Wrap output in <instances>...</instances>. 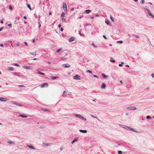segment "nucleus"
<instances>
[{
    "mask_svg": "<svg viewBox=\"0 0 154 154\" xmlns=\"http://www.w3.org/2000/svg\"><path fill=\"white\" fill-rule=\"evenodd\" d=\"M127 109H129L130 110H134L137 109L134 106H130L127 107L126 108Z\"/></svg>",
    "mask_w": 154,
    "mask_h": 154,
    "instance_id": "obj_1",
    "label": "nucleus"
},
{
    "mask_svg": "<svg viewBox=\"0 0 154 154\" xmlns=\"http://www.w3.org/2000/svg\"><path fill=\"white\" fill-rule=\"evenodd\" d=\"M146 10L147 11L148 14L149 16H150L151 17L154 18V16H153V14H151V12L147 8L146 9Z\"/></svg>",
    "mask_w": 154,
    "mask_h": 154,
    "instance_id": "obj_2",
    "label": "nucleus"
},
{
    "mask_svg": "<svg viewBox=\"0 0 154 154\" xmlns=\"http://www.w3.org/2000/svg\"><path fill=\"white\" fill-rule=\"evenodd\" d=\"M74 79H75L77 80H80L81 79L80 76L78 75H75L73 77Z\"/></svg>",
    "mask_w": 154,
    "mask_h": 154,
    "instance_id": "obj_3",
    "label": "nucleus"
},
{
    "mask_svg": "<svg viewBox=\"0 0 154 154\" xmlns=\"http://www.w3.org/2000/svg\"><path fill=\"white\" fill-rule=\"evenodd\" d=\"M119 125L120 126H121L126 129L128 130L129 129V128H130L128 126H125V125H122L121 124H119Z\"/></svg>",
    "mask_w": 154,
    "mask_h": 154,
    "instance_id": "obj_4",
    "label": "nucleus"
},
{
    "mask_svg": "<svg viewBox=\"0 0 154 154\" xmlns=\"http://www.w3.org/2000/svg\"><path fill=\"white\" fill-rule=\"evenodd\" d=\"M8 100V99L3 97H0V101L2 102H6Z\"/></svg>",
    "mask_w": 154,
    "mask_h": 154,
    "instance_id": "obj_5",
    "label": "nucleus"
},
{
    "mask_svg": "<svg viewBox=\"0 0 154 154\" xmlns=\"http://www.w3.org/2000/svg\"><path fill=\"white\" fill-rule=\"evenodd\" d=\"M48 84L47 83H44L42 85L41 87H47L48 86Z\"/></svg>",
    "mask_w": 154,
    "mask_h": 154,
    "instance_id": "obj_6",
    "label": "nucleus"
},
{
    "mask_svg": "<svg viewBox=\"0 0 154 154\" xmlns=\"http://www.w3.org/2000/svg\"><path fill=\"white\" fill-rule=\"evenodd\" d=\"M26 146H27L29 147L30 149H35V148L34 146H33L31 144H30V145H27Z\"/></svg>",
    "mask_w": 154,
    "mask_h": 154,
    "instance_id": "obj_7",
    "label": "nucleus"
},
{
    "mask_svg": "<svg viewBox=\"0 0 154 154\" xmlns=\"http://www.w3.org/2000/svg\"><path fill=\"white\" fill-rule=\"evenodd\" d=\"M52 144L51 143H43V145L45 146H50Z\"/></svg>",
    "mask_w": 154,
    "mask_h": 154,
    "instance_id": "obj_8",
    "label": "nucleus"
},
{
    "mask_svg": "<svg viewBox=\"0 0 154 154\" xmlns=\"http://www.w3.org/2000/svg\"><path fill=\"white\" fill-rule=\"evenodd\" d=\"M63 66L66 68H69L70 67V66L68 64H64L63 65Z\"/></svg>",
    "mask_w": 154,
    "mask_h": 154,
    "instance_id": "obj_9",
    "label": "nucleus"
},
{
    "mask_svg": "<svg viewBox=\"0 0 154 154\" xmlns=\"http://www.w3.org/2000/svg\"><path fill=\"white\" fill-rule=\"evenodd\" d=\"M63 8L64 10L66 11L67 10V5L66 4H63Z\"/></svg>",
    "mask_w": 154,
    "mask_h": 154,
    "instance_id": "obj_10",
    "label": "nucleus"
},
{
    "mask_svg": "<svg viewBox=\"0 0 154 154\" xmlns=\"http://www.w3.org/2000/svg\"><path fill=\"white\" fill-rule=\"evenodd\" d=\"M75 40V38L73 37H70L69 39V42H72L74 41Z\"/></svg>",
    "mask_w": 154,
    "mask_h": 154,
    "instance_id": "obj_11",
    "label": "nucleus"
},
{
    "mask_svg": "<svg viewBox=\"0 0 154 154\" xmlns=\"http://www.w3.org/2000/svg\"><path fill=\"white\" fill-rule=\"evenodd\" d=\"M79 131L80 132L84 133H86L87 132V131L86 130H80Z\"/></svg>",
    "mask_w": 154,
    "mask_h": 154,
    "instance_id": "obj_12",
    "label": "nucleus"
},
{
    "mask_svg": "<svg viewBox=\"0 0 154 154\" xmlns=\"http://www.w3.org/2000/svg\"><path fill=\"white\" fill-rule=\"evenodd\" d=\"M75 116L77 117L80 118L81 119L82 116L79 114H74Z\"/></svg>",
    "mask_w": 154,
    "mask_h": 154,
    "instance_id": "obj_13",
    "label": "nucleus"
},
{
    "mask_svg": "<svg viewBox=\"0 0 154 154\" xmlns=\"http://www.w3.org/2000/svg\"><path fill=\"white\" fill-rule=\"evenodd\" d=\"M50 77L53 80H54L57 78H59V77H53L52 76H50Z\"/></svg>",
    "mask_w": 154,
    "mask_h": 154,
    "instance_id": "obj_14",
    "label": "nucleus"
},
{
    "mask_svg": "<svg viewBox=\"0 0 154 154\" xmlns=\"http://www.w3.org/2000/svg\"><path fill=\"white\" fill-rule=\"evenodd\" d=\"M78 139V138H75L74 139V140L72 142H71L72 144H73L74 142H75L77 141Z\"/></svg>",
    "mask_w": 154,
    "mask_h": 154,
    "instance_id": "obj_15",
    "label": "nucleus"
},
{
    "mask_svg": "<svg viewBox=\"0 0 154 154\" xmlns=\"http://www.w3.org/2000/svg\"><path fill=\"white\" fill-rule=\"evenodd\" d=\"M106 87V85L104 83H103L101 86V88H105Z\"/></svg>",
    "mask_w": 154,
    "mask_h": 154,
    "instance_id": "obj_16",
    "label": "nucleus"
},
{
    "mask_svg": "<svg viewBox=\"0 0 154 154\" xmlns=\"http://www.w3.org/2000/svg\"><path fill=\"white\" fill-rule=\"evenodd\" d=\"M23 67L26 69H31L30 67L29 66H23Z\"/></svg>",
    "mask_w": 154,
    "mask_h": 154,
    "instance_id": "obj_17",
    "label": "nucleus"
},
{
    "mask_svg": "<svg viewBox=\"0 0 154 154\" xmlns=\"http://www.w3.org/2000/svg\"><path fill=\"white\" fill-rule=\"evenodd\" d=\"M19 116L20 117H23V118H27V116L24 115L23 114H20L19 115Z\"/></svg>",
    "mask_w": 154,
    "mask_h": 154,
    "instance_id": "obj_18",
    "label": "nucleus"
},
{
    "mask_svg": "<svg viewBox=\"0 0 154 154\" xmlns=\"http://www.w3.org/2000/svg\"><path fill=\"white\" fill-rule=\"evenodd\" d=\"M110 61L114 63L115 62V60L113 59L112 57H111Z\"/></svg>",
    "mask_w": 154,
    "mask_h": 154,
    "instance_id": "obj_19",
    "label": "nucleus"
},
{
    "mask_svg": "<svg viewBox=\"0 0 154 154\" xmlns=\"http://www.w3.org/2000/svg\"><path fill=\"white\" fill-rule=\"evenodd\" d=\"M90 11V10H87L85 11V12L87 14H89Z\"/></svg>",
    "mask_w": 154,
    "mask_h": 154,
    "instance_id": "obj_20",
    "label": "nucleus"
},
{
    "mask_svg": "<svg viewBox=\"0 0 154 154\" xmlns=\"http://www.w3.org/2000/svg\"><path fill=\"white\" fill-rule=\"evenodd\" d=\"M91 116L92 117L94 118H96L97 119V120L99 121H100V120L99 119H98L96 116H95L92 115H91Z\"/></svg>",
    "mask_w": 154,
    "mask_h": 154,
    "instance_id": "obj_21",
    "label": "nucleus"
},
{
    "mask_svg": "<svg viewBox=\"0 0 154 154\" xmlns=\"http://www.w3.org/2000/svg\"><path fill=\"white\" fill-rule=\"evenodd\" d=\"M26 5L27 6V7L30 10L32 9L31 8L30 5L29 4H26Z\"/></svg>",
    "mask_w": 154,
    "mask_h": 154,
    "instance_id": "obj_22",
    "label": "nucleus"
},
{
    "mask_svg": "<svg viewBox=\"0 0 154 154\" xmlns=\"http://www.w3.org/2000/svg\"><path fill=\"white\" fill-rule=\"evenodd\" d=\"M30 54L33 55H35L36 54V52H30Z\"/></svg>",
    "mask_w": 154,
    "mask_h": 154,
    "instance_id": "obj_23",
    "label": "nucleus"
},
{
    "mask_svg": "<svg viewBox=\"0 0 154 154\" xmlns=\"http://www.w3.org/2000/svg\"><path fill=\"white\" fill-rule=\"evenodd\" d=\"M110 18L111 20L112 21V22H114V18L112 17V15H110Z\"/></svg>",
    "mask_w": 154,
    "mask_h": 154,
    "instance_id": "obj_24",
    "label": "nucleus"
},
{
    "mask_svg": "<svg viewBox=\"0 0 154 154\" xmlns=\"http://www.w3.org/2000/svg\"><path fill=\"white\" fill-rule=\"evenodd\" d=\"M62 49V48H60L59 49H58V50L56 51V52L57 53H58L59 52L61 51Z\"/></svg>",
    "mask_w": 154,
    "mask_h": 154,
    "instance_id": "obj_25",
    "label": "nucleus"
},
{
    "mask_svg": "<svg viewBox=\"0 0 154 154\" xmlns=\"http://www.w3.org/2000/svg\"><path fill=\"white\" fill-rule=\"evenodd\" d=\"M105 23L108 25H110L109 22L108 20H106Z\"/></svg>",
    "mask_w": 154,
    "mask_h": 154,
    "instance_id": "obj_26",
    "label": "nucleus"
},
{
    "mask_svg": "<svg viewBox=\"0 0 154 154\" xmlns=\"http://www.w3.org/2000/svg\"><path fill=\"white\" fill-rule=\"evenodd\" d=\"M101 75L103 76V77L104 78L107 77V76L105 75V74L104 73H102Z\"/></svg>",
    "mask_w": 154,
    "mask_h": 154,
    "instance_id": "obj_27",
    "label": "nucleus"
},
{
    "mask_svg": "<svg viewBox=\"0 0 154 154\" xmlns=\"http://www.w3.org/2000/svg\"><path fill=\"white\" fill-rule=\"evenodd\" d=\"M79 34L80 35H82L83 37L85 36V35L83 33H82L80 32H79Z\"/></svg>",
    "mask_w": 154,
    "mask_h": 154,
    "instance_id": "obj_28",
    "label": "nucleus"
},
{
    "mask_svg": "<svg viewBox=\"0 0 154 154\" xmlns=\"http://www.w3.org/2000/svg\"><path fill=\"white\" fill-rule=\"evenodd\" d=\"M11 103L13 104H14V105H16V104L17 103V102H16L15 101H11Z\"/></svg>",
    "mask_w": 154,
    "mask_h": 154,
    "instance_id": "obj_29",
    "label": "nucleus"
},
{
    "mask_svg": "<svg viewBox=\"0 0 154 154\" xmlns=\"http://www.w3.org/2000/svg\"><path fill=\"white\" fill-rule=\"evenodd\" d=\"M81 119H82L84 120V121H86V119L83 116H81Z\"/></svg>",
    "mask_w": 154,
    "mask_h": 154,
    "instance_id": "obj_30",
    "label": "nucleus"
},
{
    "mask_svg": "<svg viewBox=\"0 0 154 154\" xmlns=\"http://www.w3.org/2000/svg\"><path fill=\"white\" fill-rule=\"evenodd\" d=\"M66 92V91H64L63 92V93L62 94V96L63 97H66V95H65L64 94H65V92Z\"/></svg>",
    "mask_w": 154,
    "mask_h": 154,
    "instance_id": "obj_31",
    "label": "nucleus"
},
{
    "mask_svg": "<svg viewBox=\"0 0 154 154\" xmlns=\"http://www.w3.org/2000/svg\"><path fill=\"white\" fill-rule=\"evenodd\" d=\"M8 143H9L10 144H14V142H10V141H8Z\"/></svg>",
    "mask_w": 154,
    "mask_h": 154,
    "instance_id": "obj_32",
    "label": "nucleus"
},
{
    "mask_svg": "<svg viewBox=\"0 0 154 154\" xmlns=\"http://www.w3.org/2000/svg\"><path fill=\"white\" fill-rule=\"evenodd\" d=\"M8 69L10 70L11 71H13L14 70V68L13 67H9L8 68Z\"/></svg>",
    "mask_w": 154,
    "mask_h": 154,
    "instance_id": "obj_33",
    "label": "nucleus"
},
{
    "mask_svg": "<svg viewBox=\"0 0 154 154\" xmlns=\"http://www.w3.org/2000/svg\"><path fill=\"white\" fill-rule=\"evenodd\" d=\"M65 15V14L64 12H62L61 14V16L62 17H64Z\"/></svg>",
    "mask_w": 154,
    "mask_h": 154,
    "instance_id": "obj_34",
    "label": "nucleus"
},
{
    "mask_svg": "<svg viewBox=\"0 0 154 154\" xmlns=\"http://www.w3.org/2000/svg\"><path fill=\"white\" fill-rule=\"evenodd\" d=\"M16 105L17 106H22V105H21V104L19 103H17L16 104Z\"/></svg>",
    "mask_w": 154,
    "mask_h": 154,
    "instance_id": "obj_35",
    "label": "nucleus"
},
{
    "mask_svg": "<svg viewBox=\"0 0 154 154\" xmlns=\"http://www.w3.org/2000/svg\"><path fill=\"white\" fill-rule=\"evenodd\" d=\"M129 129H130L131 131H133L136 132H137V131H135L132 128H131L130 127V128H129Z\"/></svg>",
    "mask_w": 154,
    "mask_h": 154,
    "instance_id": "obj_36",
    "label": "nucleus"
},
{
    "mask_svg": "<svg viewBox=\"0 0 154 154\" xmlns=\"http://www.w3.org/2000/svg\"><path fill=\"white\" fill-rule=\"evenodd\" d=\"M146 118L147 119H149L151 118V117L149 116H146Z\"/></svg>",
    "mask_w": 154,
    "mask_h": 154,
    "instance_id": "obj_37",
    "label": "nucleus"
},
{
    "mask_svg": "<svg viewBox=\"0 0 154 154\" xmlns=\"http://www.w3.org/2000/svg\"><path fill=\"white\" fill-rule=\"evenodd\" d=\"M86 72H89L90 73H91L92 72V71H90V70H88L86 71Z\"/></svg>",
    "mask_w": 154,
    "mask_h": 154,
    "instance_id": "obj_38",
    "label": "nucleus"
},
{
    "mask_svg": "<svg viewBox=\"0 0 154 154\" xmlns=\"http://www.w3.org/2000/svg\"><path fill=\"white\" fill-rule=\"evenodd\" d=\"M92 45H93V46H94V47L95 48H97V46H96V45H95L94 44V43H92Z\"/></svg>",
    "mask_w": 154,
    "mask_h": 154,
    "instance_id": "obj_39",
    "label": "nucleus"
},
{
    "mask_svg": "<svg viewBox=\"0 0 154 154\" xmlns=\"http://www.w3.org/2000/svg\"><path fill=\"white\" fill-rule=\"evenodd\" d=\"M38 73L39 74H40L41 75H44V73H42V72H38Z\"/></svg>",
    "mask_w": 154,
    "mask_h": 154,
    "instance_id": "obj_40",
    "label": "nucleus"
},
{
    "mask_svg": "<svg viewBox=\"0 0 154 154\" xmlns=\"http://www.w3.org/2000/svg\"><path fill=\"white\" fill-rule=\"evenodd\" d=\"M14 65L17 66H18V67L20 66V65L16 63H15L14 64Z\"/></svg>",
    "mask_w": 154,
    "mask_h": 154,
    "instance_id": "obj_41",
    "label": "nucleus"
},
{
    "mask_svg": "<svg viewBox=\"0 0 154 154\" xmlns=\"http://www.w3.org/2000/svg\"><path fill=\"white\" fill-rule=\"evenodd\" d=\"M118 153L119 154H122V152L121 151H118Z\"/></svg>",
    "mask_w": 154,
    "mask_h": 154,
    "instance_id": "obj_42",
    "label": "nucleus"
},
{
    "mask_svg": "<svg viewBox=\"0 0 154 154\" xmlns=\"http://www.w3.org/2000/svg\"><path fill=\"white\" fill-rule=\"evenodd\" d=\"M9 9L11 10L12 9V7H11V5H10L9 6Z\"/></svg>",
    "mask_w": 154,
    "mask_h": 154,
    "instance_id": "obj_43",
    "label": "nucleus"
},
{
    "mask_svg": "<svg viewBox=\"0 0 154 154\" xmlns=\"http://www.w3.org/2000/svg\"><path fill=\"white\" fill-rule=\"evenodd\" d=\"M66 20V19L65 18H63L62 19V21L63 22H64Z\"/></svg>",
    "mask_w": 154,
    "mask_h": 154,
    "instance_id": "obj_44",
    "label": "nucleus"
},
{
    "mask_svg": "<svg viewBox=\"0 0 154 154\" xmlns=\"http://www.w3.org/2000/svg\"><path fill=\"white\" fill-rule=\"evenodd\" d=\"M144 2V0H142L140 2V3H143Z\"/></svg>",
    "mask_w": 154,
    "mask_h": 154,
    "instance_id": "obj_45",
    "label": "nucleus"
},
{
    "mask_svg": "<svg viewBox=\"0 0 154 154\" xmlns=\"http://www.w3.org/2000/svg\"><path fill=\"white\" fill-rule=\"evenodd\" d=\"M43 110H44L45 111H48V112H49V111L48 110V109H45V108H44Z\"/></svg>",
    "mask_w": 154,
    "mask_h": 154,
    "instance_id": "obj_46",
    "label": "nucleus"
},
{
    "mask_svg": "<svg viewBox=\"0 0 154 154\" xmlns=\"http://www.w3.org/2000/svg\"><path fill=\"white\" fill-rule=\"evenodd\" d=\"M117 42H119L120 43V44L122 43L123 42L122 41H118Z\"/></svg>",
    "mask_w": 154,
    "mask_h": 154,
    "instance_id": "obj_47",
    "label": "nucleus"
},
{
    "mask_svg": "<svg viewBox=\"0 0 154 154\" xmlns=\"http://www.w3.org/2000/svg\"><path fill=\"white\" fill-rule=\"evenodd\" d=\"M38 24L39 25L38 28H39L41 27V24L40 23H38Z\"/></svg>",
    "mask_w": 154,
    "mask_h": 154,
    "instance_id": "obj_48",
    "label": "nucleus"
},
{
    "mask_svg": "<svg viewBox=\"0 0 154 154\" xmlns=\"http://www.w3.org/2000/svg\"><path fill=\"white\" fill-rule=\"evenodd\" d=\"M19 86L20 87H24V86L23 85H19Z\"/></svg>",
    "mask_w": 154,
    "mask_h": 154,
    "instance_id": "obj_49",
    "label": "nucleus"
},
{
    "mask_svg": "<svg viewBox=\"0 0 154 154\" xmlns=\"http://www.w3.org/2000/svg\"><path fill=\"white\" fill-rule=\"evenodd\" d=\"M24 43L25 45L26 46H27V45H28V44H27V43L26 42H24Z\"/></svg>",
    "mask_w": 154,
    "mask_h": 154,
    "instance_id": "obj_50",
    "label": "nucleus"
},
{
    "mask_svg": "<svg viewBox=\"0 0 154 154\" xmlns=\"http://www.w3.org/2000/svg\"><path fill=\"white\" fill-rule=\"evenodd\" d=\"M103 37L105 39H107L106 37V36L105 35H103Z\"/></svg>",
    "mask_w": 154,
    "mask_h": 154,
    "instance_id": "obj_51",
    "label": "nucleus"
},
{
    "mask_svg": "<svg viewBox=\"0 0 154 154\" xmlns=\"http://www.w3.org/2000/svg\"><path fill=\"white\" fill-rule=\"evenodd\" d=\"M0 46L1 47H3L4 46V45L3 44H0Z\"/></svg>",
    "mask_w": 154,
    "mask_h": 154,
    "instance_id": "obj_52",
    "label": "nucleus"
},
{
    "mask_svg": "<svg viewBox=\"0 0 154 154\" xmlns=\"http://www.w3.org/2000/svg\"><path fill=\"white\" fill-rule=\"evenodd\" d=\"M8 26L10 27L11 26V24H8Z\"/></svg>",
    "mask_w": 154,
    "mask_h": 154,
    "instance_id": "obj_53",
    "label": "nucleus"
},
{
    "mask_svg": "<svg viewBox=\"0 0 154 154\" xmlns=\"http://www.w3.org/2000/svg\"><path fill=\"white\" fill-rule=\"evenodd\" d=\"M119 66H123L122 64H121H121H119Z\"/></svg>",
    "mask_w": 154,
    "mask_h": 154,
    "instance_id": "obj_54",
    "label": "nucleus"
},
{
    "mask_svg": "<svg viewBox=\"0 0 154 154\" xmlns=\"http://www.w3.org/2000/svg\"><path fill=\"white\" fill-rule=\"evenodd\" d=\"M3 27H2L0 28V32L3 29Z\"/></svg>",
    "mask_w": 154,
    "mask_h": 154,
    "instance_id": "obj_55",
    "label": "nucleus"
},
{
    "mask_svg": "<svg viewBox=\"0 0 154 154\" xmlns=\"http://www.w3.org/2000/svg\"><path fill=\"white\" fill-rule=\"evenodd\" d=\"M151 76L152 78H154V74L152 73L151 75Z\"/></svg>",
    "mask_w": 154,
    "mask_h": 154,
    "instance_id": "obj_56",
    "label": "nucleus"
},
{
    "mask_svg": "<svg viewBox=\"0 0 154 154\" xmlns=\"http://www.w3.org/2000/svg\"><path fill=\"white\" fill-rule=\"evenodd\" d=\"M61 26V25H60V24H59L58 25V27L59 28H60Z\"/></svg>",
    "mask_w": 154,
    "mask_h": 154,
    "instance_id": "obj_57",
    "label": "nucleus"
},
{
    "mask_svg": "<svg viewBox=\"0 0 154 154\" xmlns=\"http://www.w3.org/2000/svg\"><path fill=\"white\" fill-rule=\"evenodd\" d=\"M23 18L25 19H27V17L26 16H24L23 17Z\"/></svg>",
    "mask_w": 154,
    "mask_h": 154,
    "instance_id": "obj_58",
    "label": "nucleus"
},
{
    "mask_svg": "<svg viewBox=\"0 0 154 154\" xmlns=\"http://www.w3.org/2000/svg\"><path fill=\"white\" fill-rule=\"evenodd\" d=\"M60 31H63V28H61L60 29Z\"/></svg>",
    "mask_w": 154,
    "mask_h": 154,
    "instance_id": "obj_59",
    "label": "nucleus"
},
{
    "mask_svg": "<svg viewBox=\"0 0 154 154\" xmlns=\"http://www.w3.org/2000/svg\"><path fill=\"white\" fill-rule=\"evenodd\" d=\"M20 45V44L18 42H17V46H19Z\"/></svg>",
    "mask_w": 154,
    "mask_h": 154,
    "instance_id": "obj_60",
    "label": "nucleus"
},
{
    "mask_svg": "<svg viewBox=\"0 0 154 154\" xmlns=\"http://www.w3.org/2000/svg\"><path fill=\"white\" fill-rule=\"evenodd\" d=\"M90 18L91 19H93L94 18V17L92 16H90Z\"/></svg>",
    "mask_w": 154,
    "mask_h": 154,
    "instance_id": "obj_61",
    "label": "nucleus"
},
{
    "mask_svg": "<svg viewBox=\"0 0 154 154\" xmlns=\"http://www.w3.org/2000/svg\"><path fill=\"white\" fill-rule=\"evenodd\" d=\"M60 149L61 150H62L63 149V147H61L60 148Z\"/></svg>",
    "mask_w": 154,
    "mask_h": 154,
    "instance_id": "obj_62",
    "label": "nucleus"
},
{
    "mask_svg": "<svg viewBox=\"0 0 154 154\" xmlns=\"http://www.w3.org/2000/svg\"><path fill=\"white\" fill-rule=\"evenodd\" d=\"M125 66L126 67H129V66L128 65H125Z\"/></svg>",
    "mask_w": 154,
    "mask_h": 154,
    "instance_id": "obj_63",
    "label": "nucleus"
},
{
    "mask_svg": "<svg viewBox=\"0 0 154 154\" xmlns=\"http://www.w3.org/2000/svg\"><path fill=\"white\" fill-rule=\"evenodd\" d=\"M32 42L33 43H34L35 42V40L34 39H33Z\"/></svg>",
    "mask_w": 154,
    "mask_h": 154,
    "instance_id": "obj_64",
    "label": "nucleus"
}]
</instances>
